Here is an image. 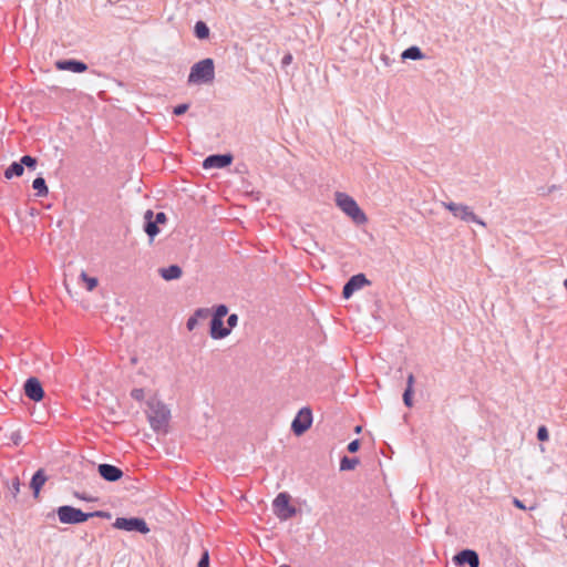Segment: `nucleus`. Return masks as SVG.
<instances>
[{
	"label": "nucleus",
	"mask_w": 567,
	"mask_h": 567,
	"mask_svg": "<svg viewBox=\"0 0 567 567\" xmlns=\"http://www.w3.org/2000/svg\"><path fill=\"white\" fill-rule=\"evenodd\" d=\"M56 515L62 524L68 525H76L86 522L89 518L92 517H100V518H111V513L104 512V511H95L91 513H85L80 508H76L71 505H62L56 508Z\"/></svg>",
	"instance_id": "f257e3e1"
},
{
	"label": "nucleus",
	"mask_w": 567,
	"mask_h": 567,
	"mask_svg": "<svg viewBox=\"0 0 567 567\" xmlns=\"http://www.w3.org/2000/svg\"><path fill=\"white\" fill-rule=\"evenodd\" d=\"M215 80V63L210 58L203 59L190 68L187 83L190 85L210 84Z\"/></svg>",
	"instance_id": "f03ea898"
},
{
	"label": "nucleus",
	"mask_w": 567,
	"mask_h": 567,
	"mask_svg": "<svg viewBox=\"0 0 567 567\" xmlns=\"http://www.w3.org/2000/svg\"><path fill=\"white\" fill-rule=\"evenodd\" d=\"M337 206L349 216L357 225H363L368 221L364 212L359 207L357 202L346 193H336Z\"/></svg>",
	"instance_id": "7ed1b4c3"
},
{
	"label": "nucleus",
	"mask_w": 567,
	"mask_h": 567,
	"mask_svg": "<svg viewBox=\"0 0 567 567\" xmlns=\"http://www.w3.org/2000/svg\"><path fill=\"white\" fill-rule=\"evenodd\" d=\"M150 413L147 415L151 427L156 433H166V427L171 417L169 409L161 401L148 403Z\"/></svg>",
	"instance_id": "20e7f679"
},
{
	"label": "nucleus",
	"mask_w": 567,
	"mask_h": 567,
	"mask_svg": "<svg viewBox=\"0 0 567 567\" xmlns=\"http://www.w3.org/2000/svg\"><path fill=\"white\" fill-rule=\"evenodd\" d=\"M275 515L280 520H287L296 516L297 508L290 505V495L286 492L279 493L272 502Z\"/></svg>",
	"instance_id": "39448f33"
},
{
	"label": "nucleus",
	"mask_w": 567,
	"mask_h": 567,
	"mask_svg": "<svg viewBox=\"0 0 567 567\" xmlns=\"http://www.w3.org/2000/svg\"><path fill=\"white\" fill-rule=\"evenodd\" d=\"M113 527L125 532L140 533L142 535L150 533V527L142 517H117L113 523Z\"/></svg>",
	"instance_id": "423d86ee"
},
{
	"label": "nucleus",
	"mask_w": 567,
	"mask_h": 567,
	"mask_svg": "<svg viewBox=\"0 0 567 567\" xmlns=\"http://www.w3.org/2000/svg\"><path fill=\"white\" fill-rule=\"evenodd\" d=\"M444 207L452 213V215L464 221H472L478 224L481 226H486V224L471 209L470 206L464 204H456L453 202L444 203Z\"/></svg>",
	"instance_id": "0eeeda50"
},
{
	"label": "nucleus",
	"mask_w": 567,
	"mask_h": 567,
	"mask_svg": "<svg viewBox=\"0 0 567 567\" xmlns=\"http://www.w3.org/2000/svg\"><path fill=\"white\" fill-rule=\"evenodd\" d=\"M312 424V411L309 406L301 408L291 422V431L295 435L305 434Z\"/></svg>",
	"instance_id": "6e6552de"
},
{
	"label": "nucleus",
	"mask_w": 567,
	"mask_h": 567,
	"mask_svg": "<svg viewBox=\"0 0 567 567\" xmlns=\"http://www.w3.org/2000/svg\"><path fill=\"white\" fill-rule=\"evenodd\" d=\"M234 161V155L231 153H224V154H212L208 155L203 161V168L208 169H220L228 167Z\"/></svg>",
	"instance_id": "1a4fd4ad"
},
{
	"label": "nucleus",
	"mask_w": 567,
	"mask_h": 567,
	"mask_svg": "<svg viewBox=\"0 0 567 567\" xmlns=\"http://www.w3.org/2000/svg\"><path fill=\"white\" fill-rule=\"evenodd\" d=\"M23 391L25 396L34 402H40L44 398L43 386L35 377H30L25 380Z\"/></svg>",
	"instance_id": "9d476101"
},
{
	"label": "nucleus",
	"mask_w": 567,
	"mask_h": 567,
	"mask_svg": "<svg viewBox=\"0 0 567 567\" xmlns=\"http://www.w3.org/2000/svg\"><path fill=\"white\" fill-rule=\"evenodd\" d=\"M370 285L367 276L364 274H357L351 276L348 281L344 284L342 288V297L344 299H349L357 290L362 287Z\"/></svg>",
	"instance_id": "9b49d317"
},
{
	"label": "nucleus",
	"mask_w": 567,
	"mask_h": 567,
	"mask_svg": "<svg viewBox=\"0 0 567 567\" xmlns=\"http://www.w3.org/2000/svg\"><path fill=\"white\" fill-rule=\"evenodd\" d=\"M453 563L458 566L468 565L470 567H478L480 566V557L478 554L474 549H462L456 553L453 557Z\"/></svg>",
	"instance_id": "f8f14e48"
},
{
	"label": "nucleus",
	"mask_w": 567,
	"mask_h": 567,
	"mask_svg": "<svg viewBox=\"0 0 567 567\" xmlns=\"http://www.w3.org/2000/svg\"><path fill=\"white\" fill-rule=\"evenodd\" d=\"M97 473L104 481L111 483L120 481L124 475L120 467L107 463L100 464L97 466Z\"/></svg>",
	"instance_id": "ddd939ff"
},
{
	"label": "nucleus",
	"mask_w": 567,
	"mask_h": 567,
	"mask_svg": "<svg viewBox=\"0 0 567 567\" xmlns=\"http://www.w3.org/2000/svg\"><path fill=\"white\" fill-rule=\"evenodd\" d=\"M158 226L159 225L154 220V212L152 209H147L144 213L143 229L148 236L150 241H153V239L159 234L161 230Z\"/></svg>",
	"instance_id": "4468645a"
},
{
	"label": "nucleus",
	"mask_w": 567,
	"mask_h": 567,
	"mask_svg": "<svg viewBox=\"0 0 567 567\" xmlns=\"http://www.w3.org/2000/svg\"><path fill=\"white\" fill-rule=\"evenodd\" d=\"M55 68L61 71H71L73 73H82L87 70V65L78 60H59Z\"/></svg>",
	"instance_id": "2eb2a0df"
},
{
	"label": "nucleus",
	"mask_w": 567,
	"mask_h": 567,
	"mask_svg": "<svg viewBox=\"0 0 567 567\" xmlns=\"http://www.w3.org/2000/svg\"><path fill=\"white\" fill-rule=\"evenodd\" d=\"M209 334L214 340H220L229 336V329L224 324V319L210 318Z\"/></svg>",
	"instance_id": "dca6fc26"
},
{
	"label": "nucleus",
	"mask_w": 567,
	"mask_h": 567,
	"mask_svg": "<svg viewBox=\"0 0 567 567\" xmlns=\"http://www.w3.org/2000/svg\"><path fill=\"white\" fill-rule=\"evenodd\" d=\"M47 481H48V476H47L45 471L43 468H39L32 475L29 486L32 489L33 496L35 498L39 497L40 491H41V488L43 487V485L45 484Z\"/></svg>",
	"instance_id": "f3484780"
},
{
	"label": "nucleus",
	"mask_w": 567,
	"mask_h": 567,
	"mask_svg": "<svg viewBox=\"0 0 567 567\" xmlns=\"http://www.w3.org/2000/svg\"><path fill=\"white\" fill-rule=\"evenodd\" d=\"M158 274L164 280L172 281L179 279L183 275V270L178 265H171L165 268H159Z\"/></svg>",
	"instance_id": "a211bd4d"
},
{
	"label": "nucleus",
	"mask_w": 567,
	"mask_h": 567,
	"mask_svg": "<svg viewBox=\"0 0 567 567\" xmlns=\"http://www.w3.org/2000/svg\"><path fill=\"white\" fill-rule=\"evenodd\" d=\"M24 168L22 167L21 162H12L7 169L4 171V177L7 179H11L13 177H20L23 175Z\"/></svg>",
	"instance_id": "6ab92c4d"
},
{
	"label": "nucleus",
	"mask_w": 567,
	"mask_h": 567,
	"mask_svg": "<svg viewBox=\"0 0 567 567\" xmlns=\"http://www.w3.org/2000/svg\"><path fill=\"white\" fill-rule=\"evenodd\" d=\"M32 188L37 190V196L45 197L49 194L47 182L42 176H38L32 182Z\"/></svg>",
	"instance_id": "aec40b11"
},
{
	"label": "nucleus",
	"mask_w": 567,
	"mask_h": 567,
	"mask_svg": "<svg viewBox=\"0 0 567 567\" xmlns=\"http://www.w3.org/2000/svg\"><path fill=\"white\" fill-rule=\"evenodd\" d=\"M401 58L402 60H421L424 54L419 47L412 45L402 52Z\"/></svg>",
	"instance_id": "412c9836"
},
{
	"label": "nucleus",
	"mask_w": 567,
	"mask_h": 567,
	"mask_svg": "<svg viewBox=\"0 0 567 567\" xmlns=\"http://www.w3.org/2000/svg\"><path fill=\"white\" fill-rule=\"evenodd\" d=\"M360 463L358 457L342 456L340 460V471H352Z\"/></svg>",
	"instance_id": "4be33fe9"
},
{
	"label": "nucleus",
	"mask_w": 567,
	"mask_h": 567,
	"mask_svg": "<svg viewBox=\"0 0 567 567\" xmlns=\"http://www.w3.org/2000/svg\"><path fill=\"white\" fill-rule=\"evenodd\" d=\"M195 35L203 40L209 37V28L204 21H197L194 27Z\"/></svg>",
	"instance_id": "5701e85b"
},
{
	"label": "nucleus",
	"mask_w": 567,
	"mask_h": 567,
	"mask_svg": "<svg viewBox=\"0 0 567 567\" xmlns=\"http://www.w3.org/2000/svg\"><path fill=\"white\" fill-rule=\"evenodd\" d=\"M228 313V307L224 303L214 307V311H210L212 319H224Z\"/></svg>",
	"instance_id": "b1692460"
},
{
	"label": "nucleus",
	"mask_w": 567,
	"mask_h": 567,
	"mask_svg": "<svg viewBox=\"0 0 567 567\" xmlns=\"http://www.w3.org/2000/svg\"><path fill=\"white\" fill-rule=\"evenodd\" d=\"M20 162L23 168L27 167L30 171H34L38 164V159L31 155H23Z\"/></svg>",
	"instance_id": "393cba45"
},
{
	"label": "nucleus",
	"mask_w": 567,
	"mask_h": 567,
	"mask_svg": "<svg viewBox=\"0 0 567 567\" xmlns=\"http://www.w3.org/2000/svg\"><path fill=\"white\" fill-rule=\"evenodd\" d=\"M81 278L82 280L85 282L86 285V289L87 291H92L94 290V288L97 286L99 281H97V278L95 277H90L86 272L82 271L81 274Z\"/></svg>",
	"instance_id": "a878e982"
},
{
	"label": "nucleus",
	"mask_w": 567,
	"mask_h": 567,
	"mask_svg": "<svg viewBox=\"0 0 567 567\" xmlns=\"http://www.w3.org/2000/svg\"><path fill=\"white\" fill-rule=\"evenodd\" d=\"M20 486L21 483L19 477H14L11 484L9 485V491L13 498H17L18 494L20 493Z\"/></svg>",
	"instance_id": "bb28decb"
},
{
	"label": "nucleus",
	"mask_w": 567,
	"mask_h": 567,
	"mask_svg": "<svg viewBox=\"0 0 567 567\" xmlns=\"http://www.w3.org/2000/svg\"><path fill=\"white\" fill-rule=\"evenodd\" d=\"M413 393L414 391L410 389H405L403 392V403L408 408L413 406Z\"/></svg>",
	"instance_id": "cd10ccee"
},
{
	"label": "nucleus",
	"mask_w": 567,
	"mask_h": 567,
	"mask_svg": "<svg viewBox=\"0 0 567 567\" xmlns=\"http://www.w3.org/2000/svg\"><path fill=\"white\" fill-rule=\"evenodd\" d=\"M193 315L198 320L199 319H206L209 316H212L210 315V309H208V308H198V309L195 310V312Z\"/></svg>",
	"instance_id": "c85d7f7f"
},
{
	"label": "nucleus",
	"mask_w": 567,
	"mask_h": 567,
	"mask_svg": "<svg viewBox=\"0 0 567 567\" xmlns=\"http://www.w3.org/2000/svg\"><path fill=\"white\" fill-rule=\"evenodd\" d=\"M536 435H537L538 441H540V442L547 441L548 437H549V433H548L547 427L545 425H540L538 427V430H537V434Z\"/></svg>",
	"instance_id": "c756f323"
},
{
	"label": "nucleus",
	"mask_w": 567,
	"mask_h": 567,
	"mask_svg": "<svg viewBox=\"0 0 567 567\" xmlns=\"http://www.w3.org/2000/svg\"><path fill=\"white\" fill-rule=\"evenodd\" d=\"M238 319H239L238 315H236V313H231V315L228 316L226 322H227V329H229V333L237 326Z\"/></svg>",
	"instance_id": "7c9ffc66"
},
{
	"label": "nucleus",
	"mask_w": 567,
	"mask_h": 567,
	"mask_svg": "<svg viewBox=\"0 0 567 567\" xmlns=\"http://www.w3.org/2000/svg\"><path fill=\"white\" fill-rule=\"evenodd\" d=\"M197 567H209V554L208 550H204L198 563Z\"/></svg>",
	"instance_id": "2f4dec72"
},
{
	"label": "nucleus",
	"mask_w": 567,
	"mask_h": 567,
	"mask_svg": "<svg viewBox=\"0 0 567 567\" xmlns=\"http://www.w3.org/2000/svg\"><path fill=\"white\" fill-rule=\"evenodd\" d=\"M361 446V442L360 440L355 439L353 441H351L348 446H347V450L350 452V453H355L359 451Z\"/></svg>",
	"instance_id": "473e14b6"
},
{
	"label": "nucleus",
	"mask_w": 567,
	"mask_h": 567,
	"mask_svg": "<svg viewBox=\"0 0 567 567\" xmlns=\"http://www.w3.org/2000/svg\"><path fill=\"white\" fill-rule=\"evenodd\" d=\"M154 220L158 225H164L167 221V216L164 212L154 213Z\"/></svg>",
	"instance_id": "72a5a7b5"
},
{
	"label": "nucleus",
	"mask_w": 567,
	"mask_h": 567,
	"mask_svg": "<svg viewBox=\"0 0 567 567\" xmlns=\"http://www.w3.org/2000/svg\"><path fill=\"white\" fill-rule=\"evenodd\" d=\"M131 396L136 401H142L144 399V390L143 389H133L131 391Z\"/></svg>",
	"instance_id": "f704fd0d"
},
{
	"label": "nucleus",
	"mask_w": 567,
	"mask_h": 567,
	"mask_svg": "<svg viewBox=\"0 0 567 567\" xmlns=\"http://www.w3.org/2000/svg\"><path fill=\"white\" fill-rule=\"evenodd\" d=\"M198 323V319H196L194 317V315H192L188 319H187V322H186V327L189 331L194 330L195 327L197 326Z\"/></svg>",
	"instance_id": "c9c22d12"
},
{
	"label": "nucleus",
	"mask_w": 567,
	"mask_h": 567,
	"mask_svg": "<svg viewBox=\"0 0 567 567\" xmlns=\"http://www.w3.org/2000/svg\"><path fill=\"white\" fill-rule=\"evenodd\" d=\"M188 110V104H179L177 106L174 107V111L173 113L175 115H182L184 114L186 111Z\"/></svg>",
	"instance_id": "e433bc0d"
},
{
	"label": "nucleus",
	"mask_w": 567,
	"mask_h": 567,
	"mask_svg": "<svg viewBox=\"0 0 567 567\" xmlns=\"http://www.w3.org/2000/svg\"><path fill=\"white\" fill-rule=\"evenodd\" d=\"M74 496L79 499H82V501H86V502H92V501H95L94 497H91L89 496L87 494L85 493H80V492H74Z\"/></svg>",
	"instance_id": "4c0bfd02"
},
{
	"label": "nucleus",
	"mask_w": 567,
	"mask_h": 567,
	"mask_svg": "<svg viewBox=\"0 0 567 567\" xmlns=\"http://www.w3.org/2000/svg\"><path fill=\"white\" fill-rule=\"evenodd\" d=\"M11 441H12V443H13L14 445H17V446H18V445L21 443V441H22V436H21V434H20L19 432H13V433L11 434Z\"/></svg>",
	"instance_id": "58836bf2"
},
{
	"label": "nucleus",
	"mask_w": 567,
	"mask_h": 567,
	"mask_svg": "<svg viewBox=\"0 0 567 567\" xmlns=\"http://www.w3.org/2000/svg\"><path fill=\"white\" fill-rule=\"evenodd\" d=\"M413 384H414V375L412 373H410L406 379V388L405 389L413 390Z\"/></svg>",
	"instance_id": "ea45409f"
},
{
	"label": "nucleus",
	"mask_w": 567,
	"mask_h": 567,
	"mask_svg": "<svg viewBox=\"0 0 567 567\" xmlns=\"http://www.w3.org/2000/svg\"><path fill=\"white\" fill-rule=\"evenodd\" d=\"M513 504L515 507H517L519 509H526V506L524 505V503L518 498H514Z\"/></svg>",
	"instance_id": "a19ab883"
},
{
	"label": "nucleus",
	"mask_w": 567,
	"mask_h": 567,
	"mask_svg": "<svg viewBox=\"0 0 567 567\" xmlns=\"http://www.w3.org/2000/svg\"><path fill=\"white\" fill-rule=\"evenodd\" d=\"M291 61V55H286L282 60L284 64H288Z\"/></svg>",
	"instance_id": "79ce46f5"
},
{
	"label": "nucleus",
	"mask_w": 567,
	"mask_h": 567,
	"mask_svg": "<svg viewBox=\"0 0 567 567\" xmlns=\"http://www.w3.org/2000/svg\"><path fill=\"white\" fill-rule=\"evenodd\" d=\"M361 429H362V427H361L360 425H358V426H355L354 432H355V433H360V432H361Z\"/></svg>",
	"instance_id": "37998d69"
},
{
	"label": "nucleus",
	"mask_w": 567,
	"mask_h": 567,
	"mask_svg": "<svg viewBox=\"0 0 567 567\" xmlns=\"http://www.w3.org/2000/svg\"><path fill=\"white\" fill-rule=\"evenodd\" d=\"M564 286L567 289V278L564 280Z\"/></svg>",
	"instance_id": "c03bdc74"
}]
</instances>
